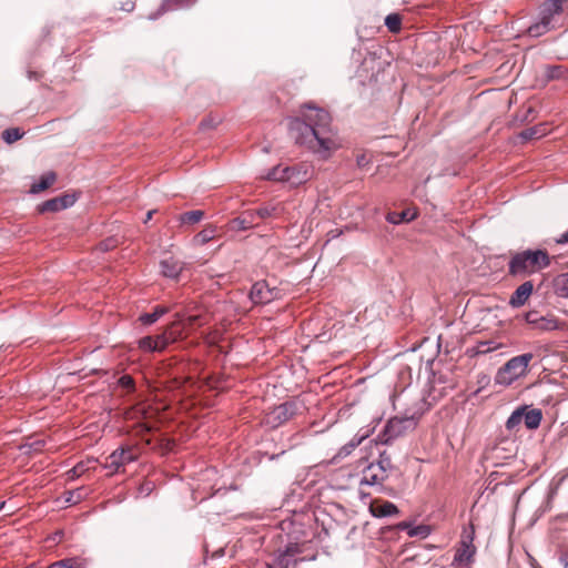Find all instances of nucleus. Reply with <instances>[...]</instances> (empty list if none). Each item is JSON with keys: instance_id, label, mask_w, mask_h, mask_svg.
I'll return each mask as SVG.
<instances>
[{"instance_id": "f257e3e1", "label": "nucleus", "mask_w": 568, "mask_h": 568, "mask_svg": "<svg viewBox=\"0 0 568 568\" xmlns=\"http://www.w3.org/2000/svg\"><path fill=\"white\" fill-rule=\"evenodd\" d=\"M303 109L307 110L302 113L303 118L290 120V132L297 144L327 159L338 148L331 115L326 110L311 104H304Z\"/></svg>"}, {"instance_id": "f03ea898", "label": "nucleus", "mask_w": 568, "mask_h": 568, "mask_svg": "<svg viewBox=\"0 0 568 568\" xmlns=\"http://www.w3.org/2000/svg\"><path fill=\"white\" fill-rule=\"evenodd\" d=\"M550 264L551 257L546 250H524L510 255L507 263L508 275L524 278L549 267Z\"/></svg>"}, {"instance_id": "7ed1b4c3", "label": "nucleus", "mask_w": 568, "mask_h": 568, "mask_svg": "<svg viewBox=\"0 0 568 568\" xmlns=\"http://www.w3.org/2000/svg\"><path fill=\"white\" fill-rule=\"evenodd\" d=\"M532 358V353H525L511 357L498 368L495 375V383L501 386H510L515 381L526 376L529 372V364Z\"/></svg>"}, {"instance_id": "20e7f679", "label": "nucleus", "mask_w": 568, "mask_h": 568, "mask_svg": "<svg viewBox=\"0 0 568 568\" xmlns=\"http://www.w3.org/2000/svg\"><path fill=\"white\" fill-rule=\"evenodd\" d=\"M313 174L312 168L306 163H300L292 166L276 165L265 175L266 180L276 182H286L292 186H298L307 182Z\"/></svg>"}, {"instance_id": "39448f33", "label": "nucleus", "mask_w": 568, "mask_h": 568, "mask_svg": "<svg viewBox=\"0 0 568 568\" xmlns=\"http://www.w3.org/2000/svg\"><path fill=\"white\" fill-rule=\"evenodd\" d=\"M303 547L298 542H288L271 552L265 561V568H296L305 560L302 557Z\"/></svg>"}, {"instance_id": "423d86ee", "label": "nucleus", "mask_w": 568, "mask_h": 568, "mask_svg": "<svg viewBox=\"0 0 568 568\" xmlns=\"http://www.w3.org/2000/svg\"><path fill=\"white\" fill-rule=\"evenodd\" d=\"M475 539V526L470 523L467 527H464L458 542V547L455 551L453 565L463 567H470L474 562L476 555V546L474 545Z\"/></svg>"}, {"instance_id": "0eeeda50", "label": "nucleus", "mask_w": 568, "mask_h": 568, "mask_svg": "<svg viewBox=\"0 0 568 568\" xmlns=\"http://www.w3.org/2000/svg\"><path fill=\"white\" fill-rule=\"evenodd\" d=\"M562 12L557 3L545 0L539 9V20L528 28V34L538 38L554 28L552 19Z\"/></svg>"}, {"instance_id": "6e6552de", "label": "nucleus", "mask_w": 568, "mask_h": 568, "mask_svg": "<svg viewBox=\"0 0 568 568\" xmlns=\"http://www.w3.org/2000/svg\"><path fill=\"white\" fill-rule=\"evenodd\" d=\"M303 404L297 400H287L275 406L265 416V424L271 428H277L302 413Z\"/></svg>"}, {"instance_id": "1a4fd4ad", "label": "nucleus", "mask_w": 568, "mask_h": 568, "mask_svg": "<svg viewBox=\"0 0 568 568\" xmlns=\"http://www.w3.org/2000/svg\"><path fill=\"white\" fill-rule=\"evenodd\" d=\"M415 425L413 417H393L386 423L381 433V440L383 444H389L413 429Z\"/></svg>"}, {"instance_id": "9d476101", "label": "nucleus", "mask_w": 568, "mask_h": 568, "mask_svg": "<svg viewBox=\"0 0 568 568\" xmlns=\"http://www.w3.org/2000/svg\"><path fill=\"white\" fill-rule=\"evenodd\" d=\"M524 318L531 329L550 332L560 328V322L555 315H541L537 310H530L526 312L524 314Z\"/></svg>"}, {"instance_id": "9b49d317", "label": "nucleus", "mask_w": 568, "mask_h": 568, "mask_svg": "<svg viewBox=\"0 0 568 568\" xmlns=\"http://www.w3.org/2000/svg\"><path fill=\"white\" fill-rule=\"evenodd\" d=\"M136 459V455L134 454L131 447L124 448L121 447L111 453L106 459L104 467L110 470V475L118 473L121 467L130 464Z\"/></svg>"}, {"instance_id": "f8f14e48", "label": "nucleus", "mask_w": 568, "mask_h": 568, "mask_svg": "<svg viewBox=\"0 0 568 568\" xmlns=\"http://www.w3.org/2000/svg\"><path fill=\"white\" fill-rule=\"evenodd\" d=\"M75 201L77 197L73 194H62L40 203L37 211L40 214L55 213L72 206Z\"/></svg>"}, {"instance_id": "ddd939ff", "label": "nucleus", "mask_w": 568, "mask_h": 568, "mask_svg": "<svg viewBox=\"0 0 568 568\" xmlns=\"http://www.w3.org/2000/svg\"><path fill=\"white\" fill-rule=\"evenodd\" d=\"M277 296V290L270 287L266 281H257L253 284L250 298L254 304H268Z\"/></svg>"}, {"instance_id": "4468645a", "label": "nucleus", "mask_w": 568, "mask_h": 568, "mask_svg": "<svg viewBox=\"0 0 568 568\" xmlns=\"http://www.w3.org/2000/svg\"><path fill=\"white\" fill-rule=\"evenodd\" d=\"M178 320L174 321L164 333L156 335L154 344L156 345V352L163 351L170 343H173L182 334L181 322L182 317L178 314Z\"/></svg>"}, {"instance_id": "2eb2a0df", "label": "nucleus", "mask_w": 568, "mask_h": 568, "mask_svg": "<svg viewBox=\"0 0 568 568\" xmlns=\"http://www.w3.org/2000/svg\"><path fill=\"white\" fill-rule=\"evenodd\" d=\"M386 466H378L369 464L364 470L361 479V485H382L387 478Z\"/></svg>"}, {"instance_id": "dca6fc26", "label": "nucleus", "mask_w": 568, "mask_h": 568, "mask_svg": "<svg viewBox=\"0 0 568 568\" xmlns=\"http://www.w3.org/2000/svg\"><path fill=\"white\" fill-rule=\"evenodd\" d=\"M532 292H534V283L531 281H525L510 295L508 304L513 308H519L528 302Z\"/></svg>"}, {"instance_id": "f3484780", "label": "nucleus", "mask_w": 568, "mask_h": 568, "mask_svg": "<svg viewBox=\"0 0 568 568\" xmlns=\"http://www.w3.org/2000/svg\"><path fill=\"white\" fill-rule=\"evenodd\" d=\"M196 1L197 0H163L158 10L149 16V19L155 20L168 11L189 8L196 3Z\"/></svg>"}, {"instance_id": "a211bd4d", "label": "nucleus", "mask_w": 568, "mask_h": 568, "mask_svg": "<svg viewBox=\"0 0 568 568\" xmlns=\"http://www.w3.org/2000/svg\"><path fill=\"white\" fill-rule=\"evenodd\" d=\"M369 513L373 517L376 518H384L397 515L399 513V509L397 506L390 501H373L369 505Z\"/></svg>"}, {"instance_id": "6ab92c4d", "label": "nucleus", "mask_w": 568, "mask_h": 568, "mask_svg": "<svg viewBox=\"0 0 568 568\" xmlns=\"http://www.w3.org/2000/svg\"><path fill=\"white\" fill-rule=\"evenodd\" d=\"M395 528L397 530L407 531V535L409 537H420L423 539L427 538L432 532L430 526H428V525L422 524V525L413 526L408 521H400V523L396 524Z\"/></svg>"}, {"instance_id": "aec40b11", "label": "nucleus", "mask_w": 568, "mask_h": 568, "mask_svg": "<svg viewBox=\"0 0 568 568\" xmlns=\"http://www.w3.org/2000/svg\"><path fill=\"white\" fill-rule=\"evenodd\" d=\"M524 408L523 422L528 429H537L542 419V413L539 408H530L527 405L520 406Z\"/></svg>"}, {"instance_id": "412c9836", "label": "nucleus", "mask_w": 568, "mask_h": 568, "mask_svg": "<svg viewBox=\"0 0 568 568\" xmlns=\"http://www.w3.org/2000/svg\"><path fill=\"white\" fill-rule=\"evenodd\" d=\"M232 229L237 231H246L256 225L255 213L252 210L243 212L240 216L232 220Z\"/></svg>"}, {"instance_id": "4be33fe9", "label": "nucleus", "mask_w": 568, "mask_h": 568, "mask_svg": "<svg viewBox=\"0 0 568 568\" xmlns=\"http://www.w3.org/2000/svg\"><path fill=\"white\" fill-rule=\"evenodd\" d=\"M160 265L162 274L169 278H178L183 271V263L173 257L161 261Z\"/></svg>"}, {"instance_id": "5701e85b", "label": "nucleus", "mask_w": 568, "mask_h": 568, "mask_svg": "<svg viewBox=\"0 0 568 568\" xmlns=\"http://www.w3.org/2000/svg\"><path fill=\"white\" fill-rule=\"evenodd\" d=\"M253 213H255L256 219H268V217H278L283 211L284 207L282 204H265L256 210H252Z\"/></svg>"}, {"instance_id": "b1692460", "label": "nucleus", "mask_w": 568, "mask_h": 568, "mask_svg": "<svg viewBox=\"0 0 568 568\" xmlns=\"http://www.w3.org/2000/svg\"><path fill=\"white\" fill-rule=\"evenodd\" d=\"M55 180L57 174L53 171L43 173L40 179L31 185L30 193L37 194L49 189Z\"/></svg>"}, {"instance_id": "393cba45", "label": "nucleus", "mask_w": 568, "mask_h": 568, "mask_svg": "<svg viewBox=\"0 0 568 568\" xmlns=\"http://www.w3.org/2000/svg\"><path fill=\"white\" fill-rule=\"evenodd\" d=\"M547 133H548L547 124L539 123L537 125H534V126L523 130L519 133V138L523 141H530V140H535V139H540V138L545 136Z\"/></svg>"}, {"instance_id": "a878e982", "label": "nucleus", "mask_w": 568, "mask_h": 568, "mask_svg": "<svg viewBox=\"0 0 568 568\" xmlns=\"http://www.w3.org/2000/svg\"><path fill=\"white\" fill-rule=\"evenodd\" d=\"M544 77L547 82L568 78V69L559 64H548L545 67Z\"/></svg>"}, {"instance_id": "bb28decb", "label": "nucleus", "mask_w": 568, "mask_h": 568, "mask_svg": "<svg viewBox=\"0 0 568 568\" xmlns=\"http://www.w3.org/2000/svg\"><path fill=\"white\" fill-rule=\"evenodd\" d=\"M169 312H170L169 307L162 306V305H156L151 313L141 314L139 317V321L143 325H151Z\"/></svg>"}, {"instance_id": "cd10ccee", "label": "nucleus", "mask_w": 568, "mask_h": 568, "mask_svg": "<svg viewBox=\"0 0 568 568\" xmlns=\"http://www.w3.org/2000/svg\"><path fill=\"white\" fill-rule=\"evenodd\" d=\"M554 293L562 298H568V272L557 275L552 281Z\"/></svg>"}, {"instance_id": "c85d7f7f", "label": "nucleus", "mask_w": 568, "mask_h": 568, "mask_svg": "<svg viewBox=\"0 0 568 568\" xmlns=\"http://www.w3.org/2000/svg\"><path fill=\"white\" fill-rule=\"evenodd\" d=\"M416 213H412L409 210L402 212H389L386 215V221L390 224H399L402 222H410L416 219Z\"/></svg>"}, {"instance_id": "c756f323", "label": "nucleus", "mask_w": 568, "mask_h": 568, "mask_svg": "<svg viewBox=\"0 0 568 568\" xmlns=\"http://www.w3.org/2000/svg\"><path fill=\"white\" fill-rule=\"evenodd\" d=\"M523 412L524 408H516L508 419L506 420V429L510 433H516L519 429L520 424L523 423Z\"/></svg>"}, {"instance_id": "7c9ffc66", "label": "nucleus", "mask_w": 568, "mask_h": 568, "mask_svg": "<svg viewBox=\"0 0 568 568\" xmlns=\"http://www.w3.org/2000/svg\"><path fill=\"white\" fill-rule=\"evenodd\" d=\"M204 217V211L202 210H194L189 211L179 216V221L181 224H189L193 225L199 223Z\"/></svg>"}, {"instance_id": "2f4dec72", "label": "nucleus", "mask_w": 568, "mask_h": 568, "mask_svg": "<svg viewBox=\"0 0 568 568\" xmlns=\"http://www.w3.org/2000/svg\"><path fill=\"white\" fill-rule=\"evenodd\" d=\"M385 26L392 33H399L402 30V17L398 13H389L385 18Z\"/></svg>"}, {"instance_id": "473e14b6", "label": "nucleus", "mask_w": 568, "mask_h": 568, "mask_svg": "<svg viewBox=\"0 0 568 568\" xmlns=\"http://www.w3.org/2000/svg\"><path fill=\"white\" fill-rule=\"evenodd\" d=\"M214 236H215V229L214 227H205L194 236L193 242L195 245H204V244L209 243L211 240H213Z\"/></svg>"}, {"instance_id": "72a5a7b5", "label": "nucleus", "mask_w": 568, "mask_h": 568, "mask_svg": "<svg viewBox=\"0 0 568 568\" xmlns=\"http://www.w3.org/2000/svg\"><path fill=\"white\" fill-rule=\"evenodd\" d=\"M92 460L87 462H80L77 465H74L70 470H68L67 475L69 479H75L82 476L85 471L90 469V465L92 464Z\"/></svg>"}, {"instance_id": "f704fd0d", "label": "nucleus", "mask_w": 568, "mask_h": 568, "mask_svg": "<svg viewBox=\"0 0 568 568\" xmlns=\"http://www.w3.org/2000/svg\"><path fill=\"white\" fill-rule=\"evenodd\" d=\"M87 495V490L83 487H79L73 490H69L64 494L65 498L64 501L69 505H77L80 503Z\"/></svg>"}, {"instance_id": "c9c22d12", "label": "nucleus", "mask_w": 568, "mask_h": 568, "mask_svg": "<svg viewBox=\"0 0 568 568\" xmlns=\"http://www.w3.org/2000/svg\"><path fill=\"white\" fill-rule=\"evenodd\" d=\"M52 568H85V561L80 558H67L54 562Z\"/></svg>"}, {"instance_id": "e433bc0d", "label": "nucleus", "mask_w": 568, "mask_h": 568, "mask_svg": "<svg viewBox=\"0 0 568 568\" xmlns=\"http://www.w3.org/2000/svg\"><path fill=\"white\" fill-rule=\"evenodd\" d=\"M24 135V132L19 128H9L2 132V139L7 144H12L20 140Z\"/></svg>"}, {"instance_id": "4c0bfd02", "label": "nucleus", "mask_w": 568, "mask_h": 568, "mask_svg": "<svg viewBox=\"0 0 568 568\" xmlns=\"http://www.w3.org/2000/svg\"><path fill=\"white\" fill-rule=\"evenodd\" d=\"M499 347H500V344H498L494 341L478 342L475 347V353L476 354H487V353L498 349Z\"/></svg>"}, {"instance_id": "58836bf2", "label": "nucleus", "mask_w": 568, "mask_h": 568, "mask_svg": "<svg viewBox=\"0 0 568 568\" xmlns=\"http://www.w3.org/2000/svg\"><path fill=\"white\" fill-rule=\"evenodd\" d=\"M536 109L532 105H524L523 109L517 113L516 118L520 122H529L536 118Z\"/></svg>"}, {"instance_id": "ea45409f", "label": "nucleus", "mask_w": 568, "mask_h": 568, "mask_svg": "<svg viewBox=\"0 0 568 568\" xmlns=\"http://www.w3.org/2000/svg\"><path fill=\"white\" fill-rule=\"evenodd\" d=\"M118 385L121 387V388H124L126 392L129 393H132L135 390V383H134V379L131 375H122L119 379H118Z\"/></svg>"}, {"instance_id": "a19ab883", "label": "nucleus", "mask_w": 568, "mask_h": 568, "mask_svg": "<svg viewBox=\"0 0 568 568\" xmlns=\"http://www.w3.org/2000/svg\"><path fill=\"white\" fill-rule=\"evenodd\" d=\"M139 347L145 352H156V345L154 344V338L152 336L142 337L139 341Z\"/></svg>"}, {"instance_id": "79ce46f5", "label": "nucleus", "mask_w": 568, "mask_h": 568, "mask_svg": "<svg viewBox=\"0 0 568 568\" xmlns=\"http://www.w3.org/2000/svg\"><path fill=\"white\" fill-rule=\"evenodd\" d=\"M44 446V443L42 440H34L32 443H28L23 446H21V449L24 450V453H31V452H41Z\"/></svg>"}, {"instance_id": "37998d69", "label": "nucleus", "mask_w": 568, "mask_h": 568, "mask_svg": "<svg viewBox=\"0 0 568 568\" xmlns=\"http://www.w3.org/2000/svg\"><path fill=\"white\" fill-rule=\"evenodd\" d=\"M354 449H355L354 444L347 443L341 447V449L338 450L337 457H346V456L351 455Z\"/></svg>"}, {"instance_id": "c03bdc74", "label": "nucleus", "mask_w": 568, "mask_h": 568, "mask_svg": "<svg viewBox=\"0 0 568 568\" xmlns=\"http://www.w3.org/2000/svg\"><path fill=\"white\" fill-rule=\"evenodd\" d=\"M373 465H378V466H386V471L390 468V458L385 454H381L379 455V459L377 460V463H372Z\"/></svg>"}, {"instance_id": "a18cd8bd", "label": "nucleus", "mask_w": 568, "mask_h": 568, "mask_svg": "<svg viewBox=\"0 0 568 568\" xmlns=\"http://www.w3.org/2000/svg\"><path fill=\"white\" fill-rule=\"evenodd\" d=\"M115 246V240L113 239H108L105 241H102L100 244H99V250L102 251V252H106L111 248H113Z\"/></svg>"}, {"instance_id": "49530a36", "label": "nucleus", "mask_w": 568, "mask_h": 568, "mask_svg": "<svg viewBox=\"0 0 568 568\" xmlns=\"http://www.w3.org/2000/svg\"><path fill=\"white\" fill-rule=\"evenodd\" d=\"M220 121H215L214 119H211V118H207V119H204L201 121L200 123V128L201 129H212V128H215L217 125Z\"/></svg>"}, {"instance_id": "de8ad7c7", "label": "nucleus", "mask_w": 568, "mask_h": 568, "mask_svg": "<svg viewBox=\"0 0 568 568\" xmlns=\"http://www.w3.org/2000/svg\"><path fill=\"white\" fill-rule=\"evenodd\" d=\"M185 321L187 322V325L189 326H192V325H202V322H201V316L200 315H190L185 318Z\"/></svg>"}, {"instance_id": "09e8293b", "label": "nucleus", "mask_w": 568, "mask_h": 568, "mask_svg": "<svg viewBox=\"0 0 568 568\" xmlns=\"http://www.w3.org/2000/svg\"><path fill=\"white\" fill-rule=\"evenodd\" d=\"M555 243L558 245L568 244V231L562 233L560 236L556 237Z\"/></svg>"}, {"instance_id": "8fccbe9b", "label": "nucleus", "mask_w": 568, "mask_h": 568, "mask_svg": "<svg viewBox=\"0 0 568 568\" xmlns=\"http://www.w3.org/2000/svg\"><path fill=\"white\" fill-rule=\"evenodd\" d=\"M134 8H135V3L133 1H125L121 6V10L126 11V12L133 11Z\"/></svg>"}, {"instance_id": "3c124183", "label": "nucleus", "mask_w": 568, "mask_h": 568, "mask_svg": "<svg viewBox=\"0 0 568 568\" xmlns=\"http://www.w3.org/2000/svg\"><path fill=\"white\" fill-rule=\"evenodd\" d=\"M367 437V435L362 436H355L353 437L348 443L354 444V447L356 448L362 444V442Z\"/></svg>"}, {"instance_id": "603ef678", "label": "nucleus", "mask_w": 568, "mask_h": 568, "mask_svg": "<svg viewBox=\"0 0 568 568\" xmlns=\"http://www.w3.org/2000/svg\"><path fill=\"white\" fill-rule=\"evenodd\" d=\"M560 562L565 568H568V551L560 555Z\"/></svg>"}, {"instance_id": "864d4df0", "label": "nucleus", "mask_w": 568, "mask_h": 568, "mask_svg": "<svg viewBox=\"0 0 568 568\" xmlns=\"http://www.w3.org/2000/svg\"><path fill=\"white\" fill-rule=\"evenodd\" d=\"M342 233H343V231H341V230H332L328 232V236H329V239H335V237H338Z\"/></svg>"}, {"instance_id": "5fc2aeb1", "label": "nucleus", "mask_w": 568, "mask_h": 568, "mask_svg": "<svg viewBox=\"0 0 568 568\" xmlns=\"http://www.w3.org/2000/svg\"><path fill=\"white\" fill-rule=\"evenodd\" d=\"M155 212H156L155 210H151V211H149V212L146 213V216H145L144 223H148V222L152 219V216H153V214H154Z\"/></svg>"}, {"instance_id": "6e6d98bb", "label": "nucleus", "mask_w": 568, "mask_h": 568, "mask_svg": "<svg viewBox=\"0 0 568 568\" xmlns=\"http://www.w3.org/2000/svg\"><path fill=\"white\" fill-rule=\"evenodd\" d=\"M550 2H555L557 3L560 8H562L564 3L567 1V0H549Z\"/></svg>"}, {"instance_id": "4d7b16f0", "label": "nucleus", "mask_w": 568, "mask_h": 568, "mask_svg": "<svg viewBox=\"0 0 568 568\" xmlns=\"http://www.w3.org/2000/svg\"><path fill=\"white\" fill-rule=\"evenodd\" d=\"M6 507V501H0V511Z\"/></svg>"}]
</instances>
